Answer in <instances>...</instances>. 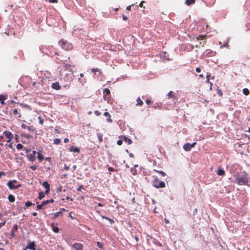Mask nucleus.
I'll return each instance as SVG.
<instances>
[{
	"label": "nucleus",
	"mask_w": 250,
	"mask_h": 250,
	"mask_svg": "<svg viewBox=\"0 0 250 250\" xmlns=\"http://www.w3.org/2000/svg\"><path fill=\"white\" fill-rule=\"evenodd\" d=\"M20 105L23 108H26L29 110H32V108L31 106L28 104L21 103L20 104Z\"/></svg>",
	"instance_id": "412c9836"
},
{
	"label": "nucleus",
	"mask_w": 250,
	"mask_h": 250,
	"mask_svg": "<svg viewBox=\"0 0 250 250\" xmlns=\"http://www.w3.org/2000/svg\"><path fill=\"white\" fill-rule=\"evenodd\" d=\"M38 119L39 120V123L41 124V125H42L43 124V119L41 117V116H39L38 117Z\"/></svg>",
	"instance_id": "a19ab883"
},
{
	"label": "nucleus",
	"mask_w": 250,
	"mask_h": 250,
	"mask_svg": "<svg viewBox=\"0 0 250 250\" xmlns=\"http://www.w3.org/2000/svg\"><path fill=\"white\" fill-rule=\"evenodd\" d=\"M64 168L66 170H68L69 169V167L66 165H64Z\"/></svg>",
	"instance_id": "5fc2aeb1"
},
{
	"label": "nucleus",
	"mask_w": 250,
	"mask_h": 250,
	"mask_svg": "<svg viewBox=\"0 0 250 250\" xmlns=\"http://www.w3.org/2000/svg\"><path fill=\"white\" fill-rule=\"evenodd\" d=\"M82 188H83V186H82V185H81V186H80L78 188H77V190H78V191H81V189H82Z\"/></svg>",
	"instance_id": "864d4df0"
},
{
	"label": "nucleus",
	"mask_w": 250,
	"mask_h": 250,
	"mask_svg": "<svg viewBox=\"0 0 250 250\" xmlns=\"http://www.w3.org/2000/svg\"><path fill=\"white\" fill-rule=\"evenodd\" d=\"M24 150L27 154L31 152V150L30 149L24 148Z\"/></svg>",
	"instance_id": "a18cd8bd"
},
{
	"label": "nucleus",
	"mask_w": 250,
	"mask_h": 250,
	"mask_svg": "<svg viewBox=\"0 0 250 250\" xmlns=\"http://www.w3.org/2000/svg\"><path fill=\"white\" fill-rule=\"evenodd\" d=\"M195 2V0H186V4L188 5H190L192 4H194Z\"/></svg>",
	"instance_id": "7c9ffc66"
},
{
	"label": "nucleus",
	"mask_w": 250,
	"mask_h": 250,
	"mask_svg": "<svg viewBox=\"0 0 250 250\" xmlns=\"http://www.w3.org/2000/svg\"><path fill=\"white\" fill-rule=\"evenodd\" d=\"M144 1H142L140 2V3L139 4V6L140 7H143V3H144Z\"/></svg>",
	"instance_id": "338daca9"
},
{
	"label": "nucleus",
	"mask_w": 250,
	"mask_h": 250,
	"mask_svg": "<svg viewBox=\"0 0 250 250\" xmlns=\"http://www.w3.org/2000/svg\"><path fill=\"white\" fill-rule=\"evenodd\" d=\"M212 53H213L212 51L210 49H207L206 50V54H208Z\"/></svg>",
	"instance_id": "8fccbe9b"
},
{
	"label": "nucleus",
	"mask_w": 250,
	"mask_h": 250,
	"mask_svg": "<svg viewBox=\"0 0 250 250\" xmlns=\"http://www.w3.org/2000/svg\"><path fill=\"white\" fill-rule=\"evenodd\" d=\"M152 185L156 188H164L166 187L165 183L160 181L156 176H153V179L152 182Z\"/></svg>",
	"instance_id": "f03ea898"
},
{
	"label": "nucleus",
	"mask_w": 250,
	"mask_h": 250,
	"mask_svg": "<svg viewBox=\"0 0 250 250\" xmlns=\"http://www.w3.org/2000/svg\"><path fill=\"white\" fill-rule=\"evenodd\" d=\"M33 205L32 203L30 201H27L25 203V206L26 207H30Z\"/></svg>",
	"instance_id": "58836bf2"
},
{
	"label": "nucleus",
	"mask_w": 250,
	"mask_h": 250,
	"mask_svg": "<svg viewBox=\"0 0 250 250\" xmlns=\"http://www.w3.org/2000/svg\"><path fill=\"white\" fill-rule=\"evenodd\" d=\"M117 144L119 145V146H121L123 144V140H119L118 141H117Z\"/></svg>",
	"instance_id": "09e8293b"
},
{
	"label": "nucleus",
	"mask_w": 250,
	"mask_h": 250,
	"mask_svg": "<svg viewBox=\"0 0 250 250\" xmlns=\"http://www.w3.org/2000/svg\"><path fill=\"white\" fill-rule=\"evenodd\" d=\"M196 145V142H194L192 144L189 143H186L183 146V149L186 151H190L191 149L194 147Z\"/></svg>",
	"instance_id": "39448f33"
},
{
	"label": "nucleus",
	"mask_w": 250,
	"mask_h": 250,
	"mask_svg": "<svg viewBox=\"0 0 250 250\" xmlns=\"http://www.w3.org/2000/svg\"><path fill=\"white\" fill-rule=\"evenodd\" d=\"M68 142H69V139L68 138H66L64 139V143H67Z\"/></svg>",
	"instance_id": "052dcab7"
},
{
	"label": "nucleus",
	"mask_w": 250,
	"mask_h": 250,
	"mask_svg": "<svg viewBox=\"0 0 250 250\" xmlns=\"http://www.w3.org/2000/svg\"><path fill=\"white\" fill-rule=\"evenodd\" d=\"M72 246L75 250H83V245L81 243H75Z\"/></svg>",
	"instance_id": "f8f14e48"
},
{
	"label": "nucleus",
	"mask_w": 250,
	"mask_h": 250,
	"mask_svg": "<svg viewBox=\"0 0 250 250\" xmlns=\"http://www.w3.org/2000/svg\"><path fill=\"white\" fill-rule=\"evenodd\" d=\"M61 142V140L59 138H56L54 140V144L59 145Z\"/></svg>",
	"instance_id": "c9c22d12"
},
{
	"label": "nucleus",
	"mask_w": 250,
	"mask_h": 250,
	"mask_svg": "<svg viewBox=\"0 0 250 250\" xmlns=\"http://www.w3.org/2000/svg\"><path fill=\"white\" fill-rule=\"evenodd\" d=\"M51 87L53 89H54L55 90H59L61 88V86L60 85L59 83L56 82L54 83H52L51 85Z\"/></svg>",
	"instance_id": "2eb2a0df"
},
{
	"label": "nucleus",
	"mask_w": 250,
	"mask_h": 250,
	"mask_svg": "<svg viewBox=\"0 0 250 250\" xmlns=\"http://www.w3.org/2000/svg\"><path fill=\"white\" fill-rule=\"evenodd\" d=\"M151 102H152L149 99H147L146 100V103L147 104H150L151 103Z\"/></svg>",
	"instance_id": "49530a36"
},
{
	"label": "nucleus",
	"mask_w": 250,
	"mask_h": 250,
	"mask_svg": "<svg viewBox=\"0 0 250 250\" xmlns=\"http://www.w3.org/2000/svg\"><path fill=\"white\" fill-rule=\"evenodd\" d=\"M121 138H122V139L128 145H130L132 142V140L126 137L125 136H122L121 137Z\"/></svg>",
	"instance_id": "6ab92c4d"
},
{
	"label": "nucleus",
	"mask_w": 250,
	"mask_h": 250,
	"mask_svg": "<svg viewBox=\"0 0 250 250\" xmlns=\"http://www.w3.org/2000/svg\"><path fill=\"white\" fill-rule=\"evenodd\" d=\"M62 187H59L57 188V192H60L62 190Z\"/></svg>",
	"instance_id": "680f3d73"
},
{
	"label": "nucleus",
	"mask_w": 250,
	"mask_h": 250,
	"mask_svg": "<svg viewBox=\"0 0 250 250\" xmlns=\"http://www.w3.org/2000/svg\"><path fill=\"white\" fill-rule=\"evenodd\" d=\"M97 245L100 248H102L103 247V244L100 242H97Z\"/></svg>",
	"instance_id": "37998d69"
},
{
	"label": "nucleus",
	"mask_w": 250,
	"mask_h": 250,
	"mask_svg": "<svg viewBox=\"0 0 250 250\" xmlns=\"http://www.w3.org/2000/svg\"><path fill=\"white\" fill-rule=\"evenodd\" d=\"M103 93L104 94V99L105 100L107 99L106 95H109L110 94V91L107 88H104L103 90Z\"/></svg>",
	"instance_id": "a211bd4d"
},
{
	"label": "nucleus",
	"mask_w": 250,
	"mask_h": 250,
	"mask_svg": "<svg viewBox=\"0 0 250 250\" xmlns=\"http://www.w3.org/2000/svg\"><path fill=\"white\" fill-rule=\"evenodd\" d=\"M134 237L136 242H138L139 241V238L137 236H134Z\"/></svg>",
	"instance_id": "0e129e2a"
},
{
	"label": "nucleus",
	"mask_w": 250,
	"mask_h": 250,
	"mask_svg": "<svg viewBox=\"0 0 250 250\" xmlns=\"http://www.w3.org/2000/svg\"><path fill=\"white\" fill-rule=\"evenodd\" d=\"M13 114L15 116L18 115L17 118H18V119L21 117V114L17 109H15L13 110Z\"/></svg>",
	"instance_id": "dca6fc26"
},
{
	"label": "nucleus",
	"mask_w": 250,
	"mask_h": 250,
	"mask_svg": "<svg viewBox=\"0 0 250 250\" xmlns=\"http://www.w3.org/2000/svg\"><path fill=\"white\" fill-rule=\"evenodd\" d=\"M64 66L66 70H68L71 71L72 73H73V68L75 67L74 65L68 64L67 63L64 62Z\"/></svg>",
	"instance_id": "1a4fd4ad"
},
{
	"label": "nucleus",
	"mask_w": 250,
	"mask_h": 250,
	"mask_svg": "<svg viewBox=\"0 0 250 250\" xmlns=\"http://www.w3.org/2000/svg\"><path fill=\"white\" fill-rule=\"evenodd\" d=\"M30 168H31L33 170H35L37 168V167L36 165L32 166L30 167Z\"/></svg>",
	"instance_id": "de8ad7c7"
},
{
	"label": "nucleus",
	"mask_w": 250,
	"mask_h": 250,
	"mask_svg": "<svg viewBox=\"0 0 250 250\" xmlns=\"http://www.w3.org/2000/svg\"><path fill=\"white\" fill-rule=\"evenodd\" d=\"M101 217L103 219H105L106 220H108L110 222V223L111 224H113V223H114V221L113 219H110L107 217H106L105 216H104V215H101Z\"/></svg>",
	"instance_id": "c756f323"
},
{
	"label": "nucleus",
	"mask_w": 250,
	"mask_h": 250,
	"mask_svg": "<svg viewBox=\"0 0 250 250\" xmlns=\"http://www.w3.org/2000/svg\"><path fill=\"white\" fill-rule=\"evenodd\" d=\"M37 152L33 150L32 153H30L27 155V157L29 161L31 162H34L36 160V154Z\"/></svg>",
	"instance_id": "423d86ee"
},
{
	"label": "nucleus",
	"mask_w": 250,
	"mask_h": 250,
	"mask_svg": "<svg viewBox=\"0 0 250 250\" xmlns=\"http://www.w3.org/2000/svg\"><path fill=\"white\" fill-rule=\"evenodd\" d=\"M16 147L19 150V149H22V148H23V146L21 144H18L17 145Z\"/></svg>",
	"instance_id": "4c0bfd02"
},
{
	"label": "nucleus",
	"mask_w": 250,
	"mask_h": 250,
	"mask_svg": "<svg viewBox=\"0 0 250 250\" xmlns=\"http://www.w3.org/2000/svg\"><path fill=\"white\" fill-rule=\"evenodd\" d=\"M235 179L236 183L240 186L248 185V174L245 171L243 172V174L239 176H235Z\"/></svg>",
	"instance_id": "f257e3e1"
},
{
	"label": "nucleus",
	"mask_w": 250,
	"mask_h": 250,
	"mask_svg": "<svg viewBox=\"0 0 250 250\" xmlns=\"http://www.w3.org/2000/svg\"><path fill=\"white\" fill-rule=\"evenodd\" d=\"M59 44L62 49L66 50H70L73 48V46L71 43H69L67 41L63 40V39L61 40L59 42Z\"/></svg>",
	"instance_id": "7ed1b4c3"
},
{
	"label": "nucleus",
	"mask_w": 250,
	"mask_h": 250,
	"mask_svg": "<svg viewBox=\"0 0 250 250\" xmlns=\"http://www.w3.org/2000/svg\"><path fill=\"white\" fill-rule=\"evenodd\" d=\"M52 215H53V216H52V218L53 219H55L57 218V217H58L59 216H62V211H60L57 212L53 214Z\"/></svg>",
	"instance_id": "aec40b11"
},
{
	"label": "nucleus",
	"mask_w": 250,
	"mask_h": 250,
	"mask_svg": "<svg viewBox=\"0 0 250 250\" xmlns=\"http://www.w3.org/2000/svg\"><path fill=\"white\" fill-rule=\"evenodd\" d=\"M3 134L5 135V137L7 139V142L10 143L11 141V140L13 137V135L12 133L9 131L6 130L3 132Z\"/></svg>",
	"instance_id": "0eeeda50"
},
{
	"label": "nucleus",
	"mask_w": 250,
	"mask_h": 250,
	"mask_svg": "<svg viewBox=\"0 0 250 250\" xmlns=\"http://www.w3.org/2000/svg\"><path fill=\"white\" fill-rule=\"evenodd\" d=\"M104 115L107 117L106 121L108 123H112L113 120L111 118V116L108 112H104Z\"/></svg>",
	"instance_id": "4468645a"
},
{
	"label": "nucleus",
	"mask_w": 250,
	"mask_h": 250,
	"mask_svg": "<svg viewBox=\"0 0 250 250\" xmlns=\"http://www.w3.org/2000/svg\"><path fill=\"white\" fill-rule=\"evenodd\" d=\"M69 150L71 152H75L77 153H79L80 151L79 148L74 146H72L70 147Z\"/></svg>",
	"instance_id": "f3484780"
},
{
	"label": "nucleus",
	"mask_w": 250,
	"mask_h": 250,
	"mask_svg": "<svg viewBox=\"0 0 250 250\" xmlns=\"http://www.w3.org/2000/svg\"><path fill=\"white\" fill-rule=\"evenodd\" d=\"M201 69L199 67H196V71L197 72V73H200L201 72Z\"/></svg>",
	"instance_id": "603ef678"
},
{
	"label": "nucleus",
	"mask_w": 250,
	"mask_h": 250,
	"mask_svg": "<svg viewBox=\"0 0 250 250\" xmlns=\"http://www.w3.org/2000/svg\"><path fill=\"white\" fill-rule=\"evenodd\" d=\"M38 154V158L40 162H42L44 159L43 155L40 152L37 153Z\"/></svg>",
	"instance_id": "c85d7f7f"
},
{
	"label": "nucleus",
	"mask_w": 250,
	"mask_h": 250,
	"mask_svg": "<svg viewBox=\"0 0 250 250\" xmlns=\"http://www.w3.org/2000/svg\"><path fill=\"white\" fill-rule=\"evenodd\" d=\"M12 144H13V143L10 142V144L9 145H6V146L9 148H12L13 151H15V149L13 148Z\"/></svg>",
	"instance_id": "e433bc0d"
},
{
	"label": "nucleus",
	"mask_w": 250,
	"mask_h": 250,
	"mask_svg": "<svg viewBox=\"0 0 250 250\" xmlns=\"http://www.w3.org/2000/svg\"><path fill=\"white\" fill-rule=\"evenodd\" d=\"M44 194H45L44 192H41L39 194V199L41 200L43 199L44 197Z\"/></svg>",
	"instance_id": "72a5a7b5"
},
{
	"label": "nucleus",
	"mask_w": 250,
	"mask_h": 250,
	"mask_svg": "<svg viewBox=\"0 0 250 250\" xmlns=\"http://www.w3.org/2000/svg\"><path fill=\"white\" fill-rule=\"evenodd\" d=\"M123 19L124 21H126L127 19V17L126 16L124 15L123 16Z\"/></svg>",
	"instance_id": "bf43d9fd"
},
{
	"label": "nucleus",
	"mask_w": 250,
	"mask_h": 250,
	"mask_svg": "<svg viewBox=\"0 0 250 250\" xmlns=\"http://www.w3.org/2000/svg\"><path fill=\"white\" fill-rule=\"evenodd\" d=\"M37 208L38 209H42L45 208L44 206L43 205L42 203L41 204L38 205Z\"/></svg>",
	"instance_id": "f704fd0d"
},
{
	"label": "nucleus",
	"mask_w": 250,
	"mask_h": 250,
	"mask_svg": "<svg viewBox=\"0 0 250 250\" xmlns=\"http://www.w3.org/2000/svg\"><path fill=\"white\" fill-rule=\"evenodd\" d=\"M94 113L97 116H99L101 115V113L99 112L98 110H95Z\"/></svg>",
	"instance_id": "79ce46f5"
},
{
	"label": "nucleus",
	"mask_w": 250,
	"mask_h": 250,
	"mask_svg": "<svg viewBox=\"0 0 250 250\" xmlns=\"http://www.w3.org/2000/svg\"><path fill=\"white\" fill-rule=\"evenodd\" d=\"M126 10H128V11H129L131 10V6L129 5V6H128L126 7Z\"/></svg>",
	"instance_id": "774afa93"
},
{
	"label": "nucleus",
	"mask_w": 250,
	"mask_h": 250,
	"mask_svg": "<svg viewBox=\"0 0 250 250\" xmlns=\"http://www.w3.org/2000/svg\"><path fill=\"white\" fill-rule=\"evenodd\" d=\"M155 171H156L157 172L160 173L162 176H165L166 175V173L163 171H161V170H154Z\"/></svg>",
	"instance_id": "ea45409f"
},
{
	"label": "nucleus",
	"mask_w": 250,
	"mask_h": 250,
	"mask_svg": "<svg viewBox=\"0 0 250 250\" xmlns=\"http://www.w3.org/2000/svg\"><path fill=\"white\" fill-rule=\"evenodd\" d=\"M21 127L23 129H27L29 131H33L35 130V128L33 126H28L26 124H23L21 125Z\"/></svg>",
	"instance_id": "9b49d317"
},
{
	"label": "nucleus",
	"mask_w": 250,
	"mask_h": 250,
	"mask_svg": "<svg viewBox=\"0 0 250 250\" xmlns=\"http://www.w3.org/2000/svg\"><path fill=\"white\" fill-rule=\"evenodd\" d=\"M24 137L26 138H29L31 137V136L29 134H26L25 135H24Z\"/></svg>",
	"instance_id": "69168bd1"
},
{
	"label": "nucleus",
	"mask_w": 250,
	"mask_h": 250,
	"mask_svg": "<svg viewBox=\"0 0 250 250\" xmlns=\"http://www.w3.org/2000/svg\"><path fill=\"white\" fill-rule=\"evenodd\" d=\"M45 159L46 161H47L49 162H50V161H51V158L50 157H46Z\"/></svg>",
	"instance_id": "e2e57ef3"
},
{
	"label": "nucleus",
	"mask_w": 250,
	"mask_h": 250,
	"mask_svg": "<svg viewBox=\"0 0 250 250\" xmlns=\"http://www.w3.org/2000/svg\"><path fill=\"white\" fill-rule=\"evenodd\" d=\"M7 185L9 188L11 190L17 189L21 187V185L16 180L9 181Z\"/></svg>",
	"instance_id": "20e7f679"
},
{
	"label": "nucleus",
	"mask_w": 250,
	"mask_h": 250,
	"mask_svg": "<svg viewBox=\"0 0 250 250\" xmlns=\"http://www.w3.org/2000/svg\"><path fill=\"white\" fill-rule=\"evenodd\" d=\"M8 200L10 202H14L15 200V198L14 196L12 194H9L8 196Z\"/></svg>",
	"instance_id": "bb28decb"
},
{
	"label": "nucleus",
	"mask_w": 250,
	"mask_h": 250,
	"mask_svg": "<svg viewBox=\"0 0 250 250\" xmlns=\"http://www.w3.org/2000/svg\"><path fill=\"white\" fill-rule=\"evenodd\" d=\"M35 246L36 245L34 242L30 241L27 245L26 248L32 250H36Z\"/></svg>",
	"instance_id": "ddd939ff"
},
{
	"label": "nucleus",
	"mask_w": 250,
	"mask_h": 250,
	"mask_svg": "<svg viewBox=\"0 0 250 250\" xmlns=\"http://www.w3.org/2000/svg\"><path fill=\"white\" fill-rule=\"evenodd\" d=\"M42 186L46 189L44 193L46 194H48L50 190V185L47 182L45 181L43 182Z\"/></svg>",
	"instance_id": "6e6552de"
},
{
	"label": "nucleus",
	"mask_w": 250,
	"mask_h": 250,
	"mask_svg": "<svg viewBox=\"0 0 250 250\" xmlns=\"http://www.w3.org/2000/svg\"><path fill=\"white\" fill-rule=\"evenodd\" d=\"M5 224V222L0 223V228L3 226Z\"/></svg>",
	"instance_id": "13d9d810"
},
{
	"label": "nucleus",
	"mask_w": 250,
	"mask_h": 250,
	"mask_svg": "<svg viewBox=\"0 0 250 250\" xmlns=\"http://www.w3.org/2000/svg\"><path fill=\"white\" fill-rule=\"evenodd\" d=\"M49 1L51 3H57L58 0H49Z\"/></svg>",
	"instance_id": "3c124183"
},
{
	"label": "nucleus",
	"mask_w": 250,
	"mask_h": 250,
	"mask_svg": "<svg viewBox=\"0 0 250 250\" xmlns=\"http://www.w3.org/2000/svg\"><path fill=\"white\" fill-rule=\"evenodd\" d=\"M217 174L218 175L224 176L225 174V172L223 169L219 167L218 170L217 172Z\"/></svg>",
	"instance_id": "4be33fe9"
},
{
	"label": "nucleus",
	"mask_w": 250,
	"mask_h": 250,
	"mask_svg": "<svg viewBox=\"0 0 250 250\" xmlns=\"http://www.w3.org/2000/svg\"><path fill=\"white\" fill-rule=\"evenodd\" d=\"M168 96L169 97L173 98L174 99H177V97H176L175 93L173 91H171L169 92V93H168Z\"/></svg>",
	"instance_id": "cd10ccee"
},
{
	"label": "nucleus",
	"mask_w": 250,
	"mask_h": 250,
	"mask_svg": "<svg viewBox=\"0 0 250 250\" xmlns=\"http://www.w3.org/2000/svg\"><path fill=\"white\" fill-rule=\"evenodd\" d=\"M206 38V35H200L199 36L196 37V39L197 41L199 40H203L205 39Z\"/></svg>",
	"instance_id": "2f4dec72"
},
{
	"label": "nucleus",
	"mask_w": 250,
	"mask_h": 250,
	"mask_svg": "<svg viewBox=\"0 0 250 250\" xmlns=\"http://www.w3.org/2000/svg\"><path fill=\"white\" fill-rule=\"evenodd\" d=\"M143 104V101L140 99V97H138L136 100V105L137 106H141Z\"/></svg>",
	"instance_id": "393cba45"
},
{
	"label": "nucleus",
	"mask_w": 250,
	"mask_h": 250,
	"mask_svg": "<svg viewBox=\"0 0 250 250\" xmlns=\"http://www.w3.org/2000/svg\"><path fill=\"white\" fill-rule=\"evenodd\" d=\"M54 201L53 199L48 200L46 201H43L42 204L44 206H45L46 205L48 204V203H54Z\"/></svg>",
	"instance_id": "a878e982"
},
{
	"label": "nucleus",
	"mask_w": 250,
	"mask_h": 250,
	"mask_svg": "<svg viewBox=\"0 0 250 250\" xmlns=\"http://www.w3.org/2000/svg\"><path fill=\"white\" fill-rule=\"evenodd\" d=\"M243 93L245 95H249L250 94V91L248 88H244L243 90Z\"/></svg>",
	"instance_id": "473e14b6"
},
{
	"label": "nucleus",
	"mask_w": 250,
	"mask_h": 250,
	"mask_svg": "<svg viewBox=\"0 0 250 250\" xmlns=\"http://www.w3.org/2000/svg\"><path fill=\"white\" fill-rule=\"evenodd\" d=\"M98 70H99L98 69H96V68H92L91 69L92 72H96L97 71H98Z\"/></svg>",
	"instance_id": "4d7b16f0"
},
{
	"label": "nucleus",
	"mask_w": 250,
	"mask_h": 250,
	"mask_svg": "<svg viewBox=\"0 0 250 250\" xmlns=\"http://www.w3.org/2000/svg\"><path fill=\"white\" fill-rule=\"evenodd\" d=\"M18 228V225L17 224H16L14 225V227L11 229V232H10V236H11V238H14L15 237V236H16L15 232L17 231Z\"/></svg>",
	"instance_id": "9d476101"
},
{
	"label": "nucleus",
	"mask_w": 250,
	"mask_h": 250,
	"mask_svg": "<svg viewBox=\"0 0 250 250\" xmlns=\"http://www.w3.org/2000/svg\"><path fill=\"white\" fill-rule=\"evenodd\" d=\"M7 99V96L3 95H0V102L1 104H4V100Z\"/></svg>",
	"instance_id": "b1692460"
},
{
	"label": "nucleus",
	"mask_w": 250,
	"mask_h": 250,
	"mask_svg": "<svg viewBox=\"0 0 250 250\" xmlns=\"http://www.w3.org/2000/svg\"><path fill=\"white\" fill-rule=\"evenodd\" d=\"M108 170L109 171H114V169L112 167H110L108 168Z\"/></svg>",
	"instance_id": "6e6d98bb"
},
{
	"label": "nucleus",
	"mask_w": 250,
	"mask_h": 250,
	"mask_svg": "<svg viewBox=\"0 0 250 250\" xmlns=\"http://www.w3.org/2000/svg\"><path fill=\"white\" fill-rule=\"evenodd\" d=\"M217 94H218L220 96H221V97H222V95H223V92H222V91L221 90H220V89H219V90H218L217 91Z\"/></svg>",
	"instance_id": "c03bdc74"
},
{
	"label": "nucleus",
	"mask_w": 250,
	"mask_h": 250,
	"mask_svg": "<svg viewBox=\"0 0 250 250\" xmlns=\"http://www.w3.org/2000/svg\"><path fill=\"white\" fill-rule=\"evenodd\" d=\"M51 226L54 232L58 233L59 232V228L58 227L55 226L54 224H51Z\"/></svg>",
	"instance_id": "5701e85b"
}]
</instances>
